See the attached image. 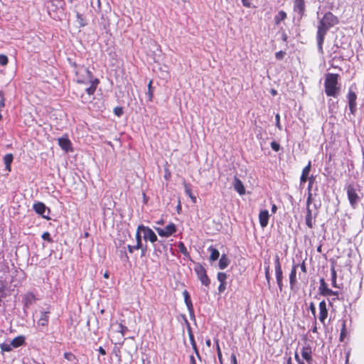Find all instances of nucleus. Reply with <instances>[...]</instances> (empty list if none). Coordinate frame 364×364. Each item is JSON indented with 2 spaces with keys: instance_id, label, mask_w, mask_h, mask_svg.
Wrapping results in <instances>:
<instances>
[{
  "instance_id": "a211bd4d",
  "label": "nucleus",
  "mask_w": 364,
  "mask_h": 364,
  "mask_svg": "<svg viewBox=\"0 0 364 364\" xmlns=\"http://www.w3.org/2000/svg\"><path fill=\"white\" fill-rule=\"evenodd\" d=\"M36 300V297L35 294L33 292H27L23 296V303L25 306L29 307L31 305H32Z\"/></svg>"
},
{
  "instance_id": "79ce46f5",
  "label": "nucleus",
  "mask_w": 364,
  "mask_h": 364,
  "mask_svg": "<svg viewBox=\"0 0 364 364\" xmlns=\"http://www.w3.org/2000/svg\"><path fill=\"white\" fill-rule=\"evenodd\" d=\"M274 269H282V264L280 262V259L278 255H275L274 257Z\"/></svg>"
},
{
  "instance_id": "2f4dec72",
  "label": "nucleus",
  "mask_w": 364,
  "mask_h": 364,
  "mask_svg": "<svg viewBox=\"0 0 364 364\" xmlns=\"http://www.w3.org/2000/svg\"><path fill=\"white\" fill-rule=\"evenodd\" d=\"M331 284L333 287L337 288V273L335 269L334 265L331 267Z\"/></svg>"
},
{
  "instance_id": "3c124183",
  "label": "nucleus",
  "mask_w": 364,
  "mask_h": 364,
  "mask_svg": "<svg viewBox=\"0 0 364 364\" xmlns=\"http://www.w3.org/2000/svg\"><path fill=\"white\" fill-rule=\"evenodd\" d=\"M226 283H220V285L218 287V291L220 293H223L226 289Z\"/></svg>"
},
{
  "instance_id": "9d476101",
  "label": "nucleus",
  "mask_w": 364,
  "mask_h": 364,
  "mask_svg": "<svg viewBox=\"0 0 364 364\" xmlns=\"http://www.w3.org/2000/svg\"><path fill=\"white\" fill-rule=\"evenodd\" d=\"M347 98L348 101L349 109L350 113L354 114L357 111V95L355 92L350 90L347 95Z\"/></svg>"
},
{
  "instance_id": "e433bc0d",
  "label": "nucleus",
  "mask_w": 364,
  "mask_h": 364,
  "mask_svg": "<svg viewBox=\"0 0 364 364\" xmlns=\"http://www.w3.org/2000/svg\"><path fill=\"white\" fill-rule=\"evenodd\" d=\"M64 358L68 361L77 360V357L71 352H65L63 354Z\"/></svg>"
},
{
  "instance_id": "bf43d9fd",
  "label": "nucleus",
  "mask_w": 364,
  "mask_h": 364,
  "mask_svg": "<svg viewBox=\"0 0 364 364\" xmlns=\"http://www.w3.org/2000/svg\"><path fill=\"white\" fill-rule=\"evenodd\" d=\"M311 331L313 333H318L316 318L314 319V326H313Z\"/></svg>"
},
{
  "instance_id": "6ab92c4d",
  "label": "nucleus",
  "mask_w": 364,
  "mask_h": 364,
  "mask_svg": "<svg viewBox=\"0 0 364 364\" xmlns=\"http://www.w3.org/2000/svg\"><path fill=\"white\" fill-rule=\"evenodd\" d=\"M329 290L330 289L328 288V286L326 282L325 279L323 278L320 279L318 287L319 294L323 296H327V294L329 291Z\"/></svg>"
},
{
  "instance_id": "473e14b6",
  "label": "nucleus",
  "mask_w": 364,
  "mask_h": 364,
  "mask_svg": "<svg viewBox=\"0 0 364 364\" xmlns=\"http://www.w3.org/2000/svg\"><path fill=\"white\" fill-rule=\"evenodd\" d=\"M153 80H150L148 84L147 96L149 101L151 102L154 97V87H152Z\"/></svg>"
},
{
  "instance_id": "423d86ee",
  "label": "nucleus",
  "mask_w": 364,
  "mask_h": 364,
  "mask_svg": "<svg viewBox=\"0 0 364 364\" xmlns=\"http://www.w3.org/2000/svg\"><path fill=\"white\" fill-rule=\"evenodd\" d=\"M318 319L323 326H326V321L328 316V310L325 300L320 301L318 304Z\"/></svg>"
},
{
  "instance_id": "20e7f679",
  "label": "nucleus",
  "mask_w": 364,
  "mask_h": 364,
  "mask_svg": "<svg viewBox=\"0 0 364 364\" xmlns=\"http://www.w3.org/2000/svg\"><path fill=\"white\" fill-rule=\"evenodd\" d=\"M360 190L356 188L353 184H348L346 186V192L348 198L350 205L353 208H355L357 203L360 200V197L359 196L358 191Z\"/></svg>"
},
{
  "instance_id": "6e6552de",
  "label": "nucleus",
  "mask_w": 364,
  "mask_h": 364,
  "mask_svg": "<svg viewBox=\"0 0 364 364\" xmlns=\"http://www.w3.org/2000/svg\"><path fill=\"white\" fill-rule=\"evenodd\" d=\"M139 230H141L144 233V239L154 243L158 240V237L155 232L149 227L144 225H139Z\"/></svg>"
},
{
  "instance_id": "39448f33",
  "label": "nucleus",
  "mask_w": 364,
  "mask_h": 364,
  "mask_svg": "<svg viewBox=\"0 0 364 364\" xmlns=\"http://www.w3.org/2000/svg\"><path fill=\"white\" fill-rule=\"evenodd\" d=\"M194 270L198 279L200 281L202 284L205 285L206 287H209L210 284V279L207 275L205 267L201 264H198L196 266Z\"/></svg>"
},
{
  "instance_id": "a19ab883",
  "label": "nucleus",
  "mask_w": 364,
  "mask_h": 364,
  "mask_svg": "<svg viewBox=\"0 0 364 364\" xmlns=\"http://www.w3.org/2000/svg\"><path fill=\"white\" fill-rule=\"evenodd\" d=\"M41 237H42L43 240H46V241H48L50 243L53 242V239L50 237V234L48 232H44L42 234Z\"/></svg>"
},
{
  "instance_id": "774afa93",
  "label": "nucleus",
  "mask_w": 364,
  "mask_h": 364,
  "mask_svg": "<svg viewBox=\"0 0 364 364\" xmlns=\"http://www.w3.org/2000/svg\"><path fill=\"white\" fill-rule=\"evenodd\" d=\"M190 364H196V361L193 355L190 356Z\"/></svg>"
},
{
  "instance_id": "5fc2aeb1",
  "label": "nucleus",
  "mask_w": 364,
  "mask_h": 364,
  "mask_svg": "<svg viewBox=\"0 0 364 364\" xmlns=\"http://www.w3.org/2000/svg\"><path fill=\"white\" fill-rule=\"evenodd\" d=\"M276 118V125L279 129H282V127L280 125V117L279 114H277L275 116Z\"/></svg>"
},
{
  "instance_id": "393cba45",
  "label": "nucleus",
  "mask_w": 364,
  "mask_h": 364,
  "mask_svg": "<svg viewBox=\"0 0 364 364\" xmlns=\"http://www.w3.org/2000/svg\"><path fill=\"white\" fill-rule=\"evenodd\" d=\"M25 343V337L23 336H18L14 338L11 341V345H12L13 348H18L23 346Z\"/></svg>"
},
{
  "instance_id": "052dcab7",
  "label": "nucleus",
  "mask_w": 364,
  "mask_h": 364,
  "mask_svg": "<svg viewBox=\"0 0 364 364\" xmlns=\"http://www.w3.org/2000/svg\"><path fill=\"white\" fill-rule=\"evenodd\" d=\"M215 343L216 346L217 353H222L219 345V340L218 338L215 339Z\"/></svg>"
},
{
  "instance_id": "37998d69",
  "label": "nucleus",
  "mask_w": 364,
  "mask_h": 364,
  "mask_svg": "<svg viewBox=\"0 0 364 364\" xmlns=\"http://www.w3.org/2000/svg\"><path fill=\"white\" fill-rule=\"evenodd\" d=\"M127 331L128 328L127 326H124L122 323L119 324V332L121 333L122 337H124Z\"/></svg>"
},
{
  "instance_id": "ddd939ff",
  "label": "nucleus",
  "mask_w": 364,
  "mask_h": 364,
  "mask_svg": "<svg viewBox=\"0 0 364 364\" xmlns=\"http://www.w3.org/2000/svg\"><path fill=\"white\" fill-rule=\"evenodd\" d=\"M298 267L299 264H294L291 267V272L289 274V286L291 290L294 289L297 284L296 270Z\"/></svg>"
},
{
  "instance_id": "2eb2a0df",
  "label": "nucleus",
  "mask_w": 364,
  "mask_h": 364,
  "mask_svg": "<svg viewBox=\"0 0 364 364\" xmlns=\"http://www.w3.org/2000/svg\"><path fill=\"white\" fill-rule=\"evenodd\" d=\"M301 353L302 358L307 362V363L311 364L313 360L311 347L309 345L303 346Z\"/></svg>"
},
{
  "instance_id": "e2e57ef3",
  "label": "nucleus",
  "mask_w": 364,
  "mask_h": 364,
  "mask_svg": "<svg viewBox=\"0 0 364 364\" xmlns=\"http://www.w3.org/2000/svg\"><path fill=\"white\" fill-rule=\"evenodd\" d=\"M231 363L232 364H237V358L234 353L231 355Z\"/></svg>"
},
{
  "instance_id": "dca6fc26",
  "label": "nucleus",
  "mask_w": 364,
  "mask_h": 364,
  "mask_svg": "<svg viewBox=\"0 0 364 364\" xmlns=\"http://www.w3.org/2000/svg\"><path fill=\"white\" fill-rule=\"evenodd\" d=\"M50 311H41L40 314V318L38 320V326L42 327H47L49 323Z\"/></svg>"
},
{
  "instance_id": "58836bf2",
  "label": "nucleus",
  "mask_w": 364,
  "mask_h": 364,
  "mask_svg": "<svg viewBox=\"0 0 364 364\" xmlns=\"http://www.w3.org/2000/svg\"><path fill=\"white\" fill-rule=\"evenodd\" d=\"M0 348L2 351L9 352L12 350L13 346H12V345H11V343H4L0 344Z\"/></svg>"
},
{
  "instance_id": "0e129e2a",
  "label": "nucleus",
  "mask_w": 364,
  "mask_h": 364,
  "mask_svg": "<svg viewBox=\"0 0 364 364\" xmlns=\"http://www.w3.org/2000/svg\"><path fill=\"white\" fill-rule=\"evenodd\" d=\"M242 5L245 7L250 8V3L249 2V0H241Z\"/></svg>"
},
{
  "instance_id": "680f3d73",
  "label": "nucleus",
  "mask_w": 364,
  "mask_h": 364,
  "mask_svg": "<svg viewBox=\"0 0 364 364\" xmlns=\"http://www.w3.org/2000/svg\"><path fill=\"white\" fill-rule=\"evenodd\" d=\"M127 249H128V251L129 253H133L134 250H138L136 247H135V245L132 246V245H128L127 246Z\"/></svg>"
},
{
  "instance_id": "f03ea898",
  "label": "nucleus",
  "mask_w": 364,
  "mask_h": 364,
  "mask_svg": "<svg viewBox=\"0 0 364 364\" xmlns=\"http://www.w3.org/2000/svg\"><path fill=\"white\" fill-rule=\"evenodd\" d=\"M339 75L327 73L324 80L325 93L328 97H336L340 91Z\"/></svg>"
},
{
  "instance_id": "c85d7f7f",
  "label": "nucleus",
  "mask_w": 364,
  "mask_h": 364,
  "mask_svg": "<svg viewBox=\"0 0 364 364\" xmlns=\"http://www.w3.org/2000/svg\"><path fill=\"white\" fill-rule=\"evenodd\" d=\"M118 255H119V257L120 259L122 262H129V256H128V255L127 253L126 247H122V249L118 250Z\"/></svg>"
},
{
  "instance_id": "c756f323",
  "label": "nucleus",
  "mask_w": 364,
  "mask_h": 364,
  "mask_svg": "<svg viewBox=\"0 0 364 364\" xmlns=\"http://www.w3.org/2000/svg\"><path fill=\"white\" fill-rule=\"evenodd\" d=\"M208 251L210 252V259L211 261H215L219 258L220 252L217 249L210 246L208 247Z\"/></svg>"
},
{
  "instance_id": "f8f14e48",
  "label": "nucleus",
  "mask_w": 364,
  "mask_h": 364,
  "mask_svg": "<svg viewBox=\"0 0 364 364\" xmlns=\"http://www.w3.org/2000/svg\"><path fill=\"white\" fill-rule=\"evenodd\" d=\"M293 4L294 11L297 13L301 18L304 16L306 11L305 0H293Z\"/></svg>"
},
{
  "instance_id": "69168bd1",
  "label": "nucleus",
  "mask_w": 364,
  "mask_h": 364,
  "mask_svg": "<svg viewBox=\"0 0 364 364\" xmlns=\"http://www.w3.org/2000/svg\"><path fill=\"white\" fill-rule=\"evenodd\" d=\"M135 247H136L137 250L142 249V247H143V246H142V242H141V241H136V244L135 245Z\"/></svg>"
},
{
  "instance_id": "7ed1b4c3",
  "label": "nucleus",
  "mask_w": 364,
  "mask_h": 364,
  "mask_svg": "<svg viewBox=\"0 0 364 364\" xmlns=\"http://www.w3.org/2000/svg\"><path fill=\"white\" fill-rule=\"evenodd\" d=\"M71 65L75 68L77 83L86 85L88 82L95 78L93 73L84 65H78L76 63H73Z\"/></svg>"
},
{
  "instance_id": "4468645a",
  "label": "nucleus",
  "mask_w": 364,
  "mask_h": 364,
  "mask_svg": "<svg viewBox=\"0 0 364 364\" xmlns=\"http://www.w3.org/2000/svg\"><path fill=\"white\" fill-rule=\"evenodd\" d=\"M58 145L65 152L73 151L72 143L70 140L65 137H61L58 139Z\"/></svg>"
},
{
  "instance_id": "bb28decb",
  "label": "nucleus",
  "mask_w": 364,
  "mask_h": 364,
  "mask_svg": "<svg viewBox=\"0 0 364 364\" xmlns=\"http://www.w3.org/2000/svg\"><path fill=\"white\" fill-rule=\"evenodd\" d=\"M347 335H348V331H347V328H346V320H343L342 321V326H341V333H340L339 341L341 342L344 341V340L346 338Z\"/></svg>"
},
{
  "instance_id": "9b49d317",
  "label": "nucleus",
  "mask_w": 364,
  "mask_h": 364,
  "mask_svg": "<svg viewBox=\"0 0 364 364\" xmlns=\"http://www.w3.org/2000/svg\"><path fill=\"white\" fill-rule=\"evenodd\" d=\"M33 208L36 213L42 216L43 218L46 220H50V218L48 215H46L44 213L46 210L48 213H50V209L48 208L46 205L42 202L35 203L33 205Z\"/></svg>"
},
{
  "instance_id": "ea45409f",
  "label": "nucleus",
  "mask_w": 364,
  "mask_h": 364,
  "mask_svg": "<svg viewBox=\"0 0 364 364\" xmlns=\"http://www.w3.org/2000/svg\"><path fill=\"white\" fill-rule=\"evenodd\" d=\"M9 59L6 55L0 54V65L2 66H5L8 64Z\"/></svg>"
},
{
  "instance_id": "de8ad7c7",
  "label": "nucleus",
  "mask_w": 364,
  "mask_h": 364,
  "mask_svg": "<svg viewBox=\"0 0 364 364\" xmlns=\"http://www.w3.org/2000/svg\"><path fill=\"white\" fill-rule=\"evenodd\" d=\"M314 180H315V178L313 176H311V177L309 178L308 191L309 192H311V188H312V186L314 182Z\"/></svg>"
},
{
  "instance_id": "f3484780",
  "label": "nucleus",
  "mask_w": 364,
  "mask_h": 364,
  "mask_svg": "<svg viewBox=\"0 0 364 364\" xmlns=\"http://www.w3.org/2000/svg\"><path fill=\"white\" fill-rule=\"evenodd\" d=\"M269 214L268 210H263L259 212V225L262 228H265L267 226L268 222H269Z\"/></svg>"
},
{
  "instance_id": "7c9ffc66",
  "label": "nucleus",
  "mask_w": 364,
  "mask_h": 364,
  "mask_svg": "<svg viewBox=\"0 0 364 364\" xmlns=\"http://www.w3.org/2000/svg\"><path fill=\"white\" fill-rule=\"evenodd\" d=\"M183 295L184 296V301H185V303H186L188 309L189 310H193V304H192V301H191V297H190V295H189V293L188 292V291L184 290L183 291Z\"/></svg>"
},
{
  "instance_id": "b1692460",
  "label": "nucleus",
  "mask_w": 364,
  "mask_h": 364,
  "mask_svg": "<svg viewBox=\"0 0 364 364\" xmlns=\"http://www.w3.org/2000/svg\"><path fill=\"white\" fill-rule=\"evenodd\" d=\"M13 159L14 156L12 154H7L4 156L5 168L8 172H10L11 171V163L13 161Z\"/></svg>"
},
{
  "instance_id": "1a4fd4ad",
  "label": "nucleus",
  "mask_w": 364,
  "mask_h": 364,
  "mask_svg": "<svg viewBox=\"0 0 364 364\" xmlns=\"http://www.w3.org/2000/svg\"><path fill=\"white\" fill-rule=\"evenodd\" d=\"M318 212L313 213L311 207H306V213L305 216L306 225L309 228H313Z\"/></svg>"
},
{
  "instance_id": "4c0bfd02",
  "label": "nucleus",
  "mask_w": 364,
  "mask_h": 364,
  "mask_svg": "<svg viewBox=\"0 0 364 364\" xmlns=\"http://www.w3.org/2000/svg\"><path fill=\"white\" fill-rule=\"evenodd\" d=\"M227 278V274L225 272H218L217 274V279L220 283H226Z\"/></svg>"
},
{
  "instance_id": "13d9d810",
  "label": "nucleus",
  "mask_w": 364,
  "mask_h": 364,
  "mask_svg": "<svg viewBox=\"0 0 364 364\" xmlns=\"http://www.w3.org/2000/svg\"><path fill=\"white\" fill-rule=\"evenodd\" d=\"M294 358L297 363V364H305L301 360V358H299L297 352L295 353V355H294Z\"/></svg>"
},
{
  "instance_id": "6e6d98bb",
  "label": "nucleus",
  "mask_w": 364,
  "mask_h": 364,
  "mask_svg": "<svg viewBox=\"0 0 364 364\" xmlns=\"http://www.w3.org/2000/svg\"><path fill=\"white\" fill-rule=\"evenodd\" d=\"M338 294H339L338 291H333L332 289H330L329 291L327 294V296H335L338 297Z\"/></svg>"
},
{
  "instance_id": "f704fd0d",
  "label": "nucleus",
  "mask_w": 364,
  "mask_h": 364,
  "mask_svg": "<svg viewBox=\"0 0 364 364\" xmlns=\"http://www.w3.org/2000/svg\"><path fill=\"white\" fill-rule=\"evenodd\" d=\"M186 193L191 198L193 203H196V197L192 193V191L188 185L185 186Z\"/></svg>"
},
{
  "instance_id": "8fccbe9b",
  "label": "nucleus",
  "mask_w": 364,
  "mask_h": 364,
  "mask_svg": "<svg viewBox=\"0 0 364 364\" xmlns=\"http://www.w3.org/2000/svg\"><path fill=\"white\" fill-rule=\"evenodd\" d=\"M285 55V53L282 50H280L279 52H277L275 54V57L277 60H282Z\"/></svg>"
},
{
  "instance_id": "4d7b16f0",
  "label": "nucleus",
  "mask_w": 364,
  "mask_h": 364,
  "mask_svg": "<svg viewBox=\"0 0 364 364\" xmlns=\"http://www.w3.org/2000/svg\"><path fill=\"white\" fill-rule=\"evenodd\" d=\"M299 266H300L301 270L303 272L306 273L307 268H306V265L305 261H303Z\"/></svg>"
},
{
  "instance_id": "5701e85b",
  "label": "nucleus",
  "mask_w": 364,
  "mask_h": 364,
  "mask_svg": "<svg viewBox=\"0 0 364 364\" xmlns=\"http://www.w3.org/2000/svg\"><path fill=\"white\" fill-rule=\"evenodd\" d=\"M311 161H309V164H307V166H306L303 170H302V173H301V177H300V182L301 183H304L306 182L307 179H308V176L310 173V171H311Z\"/></svg>"
},
{
  "instance_id": "c9c22d12",
  "label": "nucleus",
  "mask_w": 364,
  "mask_h": 364,
  "mask_svg": "<svg viewBox=\"0 0 364 364\" xmlns=\"http://www.w3.org/2000/svg\"><path fill=\"white\" fill-rule=\"evenodd\" d=\"M264 273H265V278H266V280L267 282V285L269 287H270L271 276H270V267L269 264L264 267Z\"/></svg>"
},
{
  "instance_id": "f257e3e1",
  "label": "nucleus",
  "mask_w": 364,
  "mask_h": 364,
  "mask_svg": "<svg viewBox=\"0 0 364 364\" xmlns=\"http://www.w3.org/2000/svg\"><path fill=\"white\" fill-rule=\"evenodd\" d=\"M338 23V18L331 11L325 13L319 20L316 32V41L318 48L320 51L322 52L323 50V43L327 31Z\"/></svg>"
},
{
  "instance_id": "338daca9",
  "label": "nucleus",
  "mask_w": 364,
  "mask_h": 364,
  "mask_svg": "<svg viewBox=\"0 0 364 364\" xmlns=\"http://www.w3.org/2000/svg\"><path fill=\"white\" fill-rule=\"evenodd\" d=\"M98 351L102 355H106V350L102 346L99 347Z\"/></svg>"
},
{
  "instance_id": "49530a36",
  "label": "nucleus",
  "mask_w": 364,
  "mask_h": 364,
  "mask_svg": "<svg viewBox=\"0 0 364 364\" xmlns=\"http://www.w3.org/2000/svg\"><path fill=\"white\" fill-rule=\"evenodd\" d=\"M309 309H310L311 314L314 316V319L316 318V307H315V304H314V302H311L310 303V304H309Z\"/></svg>"
},
{
  "instance_id": "09e8293b",
  "label": "nucleus",
  "mask_w": 364,
  "mask_h": 364,
  "mask_svg": "<svg viewBox=\"0 0 364 364\" xmlns=\"http://www.w3.org/2000/svg\"><path fill=\"white\" fill-rule=\"evenodd\" d=\"M312 203V193L311 192L308 193V197L306 199V207H311V205Z\"/></svg>"
},
{
  "instance_id": "aec40b11",
  "label": "nucleus",
  "mask_w": 364,
  "mask_h": 364,
  "mask_svg": "<svg viewBox=\"0 0 364 364\" xmlns=\"http://www.w3.org/2000/svg\"><path fill=\"white\" fill-rule=\"evenodd\" d=\"M88 82L90 83V85L85 90V91L90 96L93 95L97 90L98 85L100 84V80L96 77Z\"/></svg>"
},
{
  "instance_id": "c03bdc74",
  "label": "nucleus",
  "mask_w": 364,
  "mask_h": 364,
  "mask_svg": "<svg viewBox=\"0 0 364 364\" xmlns=\"http://www.w3.org/2000/svg\"><path fill=\"white\" fill-rule=\"evenodd\" d=\"M270 146L274 151H279L281 148L279 144L275 141H272Z\"/></svg>"
},
{
  "instance_id": "72a5a7b5",
  "label": "nucleus",
  "mask_w": 364,
  "mask_h": 364,
  "mask_svg": "<svg viewBox=\"0 0 364 364\" xmlns=\"http://www.w3.org/2000/svg\"><path fill=\"white\" fill-rule=\"evenodd\" d=\"M179 251L186 257H189V252L183 242H179L178 245Z\"/></svg>"
},
{
  "instance_id": "a878e982",
  "label": "nucleus",
  "mask_w": 364,
  "mask_h": 364,
  "mask_svg": "<svg viewBox=\"0 0 364 364\" xmlns=\"http://www.w3.org/2000/svg\"><path fill=\"white\" fill-rule=\"evenodd\" d=\"M230 264V259H228V257H227L226 255L223 254L222 255L220 260H219V268L220 269H225Z\"/></svg>"
},
{
  "instance_id": "a18cd8bd",
  "label": "nucleus",
  "mask_w": 364,
  "mask_h": 364,
  "mask_svg": "<svg viewBox=\"0 0 364 364\" xmlns=\"http://www.w3.org/2000/svg\"><path fill=\"white\" fill-rule=\"evenodd\" d=\"M114 113L116 116L120 117L123 114V109L122 107H116L114 109Z\"/></svg>"
},
{
  "instance_id": "0eeeda50",
  "label": "nucleus",
  "mask_w": 364,
  "mask_h": 364,
  "mask_svg": "<svg viewBox=\"0 0 364 364\" xmlns=\"http://www.w3.org/2000/svg\"><path fill=\"white\" fill-rule=\"evenodd\" d=\"M155 229L159 236L165 237L171 236L177 231L176 226L173 223H169L164 228H155Z\"/></svg>"
},
{
  "instance_id": "864d4df0",
  "label": "nucleus",
  "mask_w": 364,
  "mask_h": 364,
  "mask_svg": "<svg viewBox=\"0 0 364 364\" xmlns=\"http://www.w3.org/2000/svg\"><path fill=\"white\" fill-rule=\"evenodd\" d=\"M141 230H139V227L137 228L136 232V241H141Z\"/></svg>"
},
{
  "instance_id": "412c9836",
  "label": "nucleus",
  "mask_w": 364,
  "mask_h": 364,
  "mask_svg": "<svg viewBox=\"0 0 364 364\" xmlns=\"http://www.w3.org/2000/svg\"><path fill=\"white\" fill-rule=\"evenodd\" d=\"M234 188L240 195H244L245 193V188L244 185L241 180L237 177H235Z\"/></svg>"
},
{
  "instance_id": "4be33fe9",
  "label": "nucleus",
  "mask_w": 364,
  "mask_h": 364,
  "mask_svg": "<svg viewBox=\"0 0 364 364\" xmlns=\"http://www.w3.org/2000/svg\"><path fill=\"white\" fill-rule=\"evenodd\" d=\"M275 276H276V280L277 283L279 287V289L280 291H282L283 290V271L282 269H275Z\"/></svg>"
},
{
  "instance_id": "603ef678",
  "label": "nucleus",
  "mask_w": 364,
  "mask_h": 364,
  "mask_svg": "<svg viewBox=\"0 0 364 364\" xmlns=\"http://www.w3.org/2000/svg\"><path fill=\"white\" fill-rule=\"evenodd\" d=\"M77 17L79 20V23L80 24L81 26H85V23L84 22V19L82 18V16L81 14H77Z\"/></svg>"
},
{
  "instance_id": "cd10ccee",
  "label": "nucleus",
  "mask_w": 364,
  "mask_h": 364,
  "mask_svg": "<svg viewBox=\"0 0 364 364\" xmlns=\"http://www.w3.org/2000/svg\"><path fill=\"white\" fill-rule=\"evenodd\" d=\"M287 18V13L284 11H280L274 16V23L276 25L280 24V23Z\"/></svg>"
}]
</instances>
